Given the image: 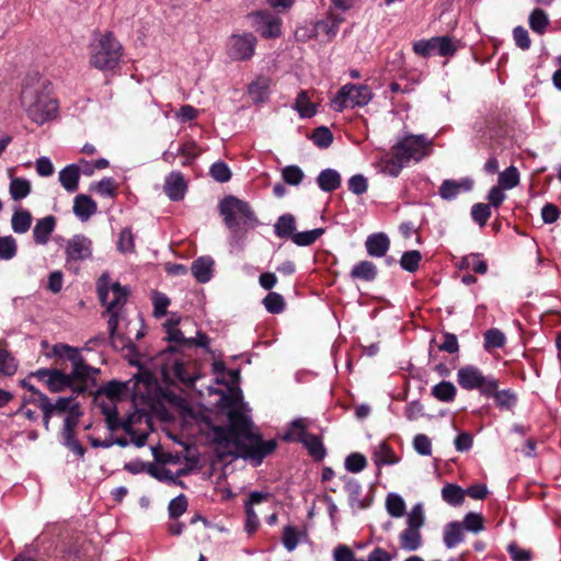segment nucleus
Returning a JSON list of instances; mask_svg holds the SVG:
<instances>
[{
	"mask_svg": "<svg viewBox=\"0 0 561 561\" xmlns=\"http://www.w3.org/2000/svg\"><path fill=\"white\" fill-rule=\"evenodd\" d=\"M220 394L217 407L226 413L227 425H211V442L216 445L215 453L219 461L228 457L231 460L242 458L254 466L262 463L265 457L277 447L275 439L263 440L262 435L254 431V424L245 413L242 392L239 388H229L226 393L215 390Z\"/></svg>",
	"mask_w": 561,
	"mask_h": 561,
	"instance_id": "obj_1",
	"label": "nucleus"
},
{
	"mask_svg": "<svg viewBox=\"0 0 561 561\" xmlns=\"http://www.w3.org/2000/svg\"><path fill=\"white\" fill-rule=\"evenodd\" d=\"M218 209L226 227L234 239H242L249 228H254L259 225V220L251 206L233 195L224 197L219 202Z\"/></svg>",
	"mask_w": 561,
	"mask_h": 561,
	"instance_id": "obj_2",
	"label": "nucleus"
},
{
	"mask_svg": "<svg viewBox=\"0 0 561 561\" xmlns=\"http://www.w3.org/2000/svg\"><path fill=\"white\" fill-rule=\"evenodd\" d=\"M23 104L27 105V116L36 124L53 119L58 111L57 101L41 93L39 88L26 85L21 92Z\"/></svg>",
	"mask_w": 561,
	"mask_h": 561,
	"instance_id": "obj_3",
	"label": "nucleus"
},
{
	"mask_svg": "<svg viewBox=\"0 0 561 561\" xmlns=\"http://www.w3.org/2000/svg\"><path fill=\"white\" fill-rule=\"evenodd\" d=\"M122 57V45L113 36L112 32L105 33L91 46L90 62L100 70L114 69Z\"/></svg>",
	"mask_w": 561,
	"mask_h": 561,
	"instance_id": "obj_4",
	"label": "nucleus"
},
{
	"mask_svg": "<svg viewBox=\"0 0 561 561\" xmlns=\"http://www.w3.org/2000/svg\"><path fill=\"white\" fill-rule=\"evenodd\" d=\"M457 381L462 389H477L485 397H490L499 387V381L495 378L484 376L479 368L471 365L459 368Z\"/></svg>",
	"mask_w": 561,
	"mask_h": 561,
	"instance_id": "obj_5",
	"label": "nucleus"
},
{
	"mask_svg": "<svg viewBox=\"0 0 561 561\" xmlns=\"http://www.w3.org/2000/svg\"><path fill=\"white\" fill-rule=\"evenodd\" d=\"M306 427L307 424L304 419H296L291 422L290 432L286 433L283 438L284 440H296L301 443L313 460H322L327 454L322 440L319 436L306 432Z\"/></svg>",
	"mask_w": 561,
	"mask_h": 561,
	"instance_id": "obj_6",
	"label": "nucleus"
},
{
	"mask_svg": "<svg viewBox=\"0 0 561 561\" xmlns=\"http://www.w3.org/2000/svg\"><path fill=\"white\" fill-rule=\"evenodd\" d=\"M373 99V93L367 85L364 84H345L337 95L332 100V106L335 111L342 112L345 107L364 106Z\"/></svg>",
	"mask_w": 561,
	"mask_h": 561,
	"instance_id": "obj_7",
	"label": "nucleus"
},
{
	"mask_svg": "<svg viewBox=\"0 0 561 561\" xmlns=\"http://www.w3.org/2000/svg\"><path fill=\"white\" fill-rule=\"evenodd\" d=\"M81 415L80 403L73 400L67 410V416L64 420V426L60 432L61 444L79 457H83L85 454V448L76 438L75 434Z\"/></svg>",
	"mask_w": 561,
	"mask_h": 561,
	"instance_id": "obj_8",
	"label": "nucleus"
},
{
	"mask_svg": "<svg viewBox=\"0 0 561 561\" xmlns=\"http://www.w3.org/2000/svg\"><path fill=\"white\" fill-rule=\"evenodd\" d=\"M108 282V274H102L96 284L98 296L100 302L103 306H106V311H117V308H121L126 304L129 290L127 287L122 286L117 282L112 284L111 289L113 291L114 298L110 302H106L110 291Z\"/></svg>",
	"mask_w": 561,
	"mask_h": 561,
	"instance_id": "obj_9",
	"label": "nucleus"
},
{
	"mask_svg": "<svg viewBox=\"0 0 561 561\" xmlns=\"http://www.w3.org/2000/svg\"><path fill=\"white\" fill-rule=\"evenodd\" d=\"M256 37L252 33L233 34L227 44L228 56L236 61L249 60L254 55Z\"/></svg>",
	"mask_w": 561,
	"mask_h": 561,
	"instance_id": "obj_10",
	"label": "nucleus"
},
{
	"mask_svg": "<svg viewBox=\"0 0 561 561\" xmlns=\"http://www.w3.org/2000/svg\"><path fill=\"white\" fill-rule=\"evenodd\" d=\"M32 376L44 381L48 390L53 393L62 392L68 389V387H72V381H77V378L72 377V371L66 374L57 368H41L32 373Z\"/></svg>",
	"mask_w": 561,
	"mask_h": 561,
	"instance_id": "obj_11",
	"label": "nucleus"
},
{
	"mask_svg": "<svg viewBox=\"0 0 561 561\" xmlns=\"http://www.w3.org/2000/svg\"><path fill=\"white\" fill-rule=\"evenodd\" d=\"M428 145L426 138L423 135H410L398 141L392 149L396 150L397 157L408 163L411 159L419 161L424 154V150Z\"/></svg>",
	"mask_w": 561,
	"mask_h": 561,
	"instance_id": "obj_12",
	"label": "nucleus"
},
{
	"mask_svg": "<svg viewBox=\"0 0 561 561\" xmlns=\"http://www.w3.org/2000/svg\"><path fill=\"white\" fill-rule=\"evenodd\" d=\"M75 400V396L59 397L55 403L50 402L46 394H41L39 399H30L28 402L36 404L43 412V425L46 431L49 430V422L54 414L60 415L70 408V403Z\"/></svg>",
	"mask_w": 561,
	"mask_h": 561,
	"instance_id": "obj_13",
	"label": "nucleus"
},
{
	"mask_svg": "<svg viewBox=\"0 0 561 561\" xmlns=\"http://www.w3.org/2000/svg\"><path fill=\"white\" fill-rule=\"evenodd\" d=\"M252 25L265 38H274L280 34V20L266 10L256 11L248 15Z\"/></svg>",
	"mask_w": 561,
	"mask_h": 561,
	"instance_id": "obj_14",
	"label": "nucleus"
},
{
	"mask_svg": "<svg viewBox=\"0 0 561 561\" xmlns=\"http://www.w3.org/2000/svg\"><path fill=\"white\" fill-rule=\"evenodd\" d=\"M67 261H84L92 255V241L83 234H76L66 245Z\"/></svg>",
	"mask_w": 561,
	"mask_h": 561,
	"instance_id": "obj_15",
	"label": "nucleus"
},
{
	"mask_svg": "<svg viewBox=\"0 0 561 561\" xmlns=\"http://www.w3.org/2000/svg\"><path fill=\"white\" fill-rule=\"evenodd\" d=\"M186 192V183L182 173L171 172L165 179L164 193L171 201H182Z\"/></svg>",
	"mask_w": 561,
	"mask_h": 561,
	"instance_id": "obj_16",
	"label": "nucleus"
},
{
	"mask_svg": "<svg viewBox=\"0 0 561 561\" xmlns=\"http://www.w3.org/2000/svg\"><path fill=\"white\" fill-rule=\"evenodd\" d=\"M365 247L367 253L374 257L385 256L390 247V240L383 232L373 233L367 237Z\"/></svg>",
	"mask_w": 561,
	"mask_h": 561,
	"instance_id": "obj_17",
	"label": "nucleus"
},
{
	"mask_svg": "<svg viewBox=\"0 0 561 561\" xmlns=\"http://www.w3.org/2000/svg\"><path fill=\"white\" fill-rule=\"evenodd\" d=\"M56 226V218L53 215L41 218L33 229L34 241L37 244H46Z\"/></svg>",
	"mask_w": 561,
	"mask_h": 561,
	"instance_id": "obj_18",
	"label": "nucleus"
},
{
	"mask_svg": "<svg viewBox=\"0 0 561 561\" xmlns=\"http://www.w3.org/2000/svg\"><path fill=\"white\" fill-rule=\"evenodd\" d=\"M214 260L209 256H201L193 261L191 271L196 280L205 284L213 277Z\"/></svg>",
	"mask_w": 561,
	"mask_h": 561,
	"instance_id": "obj_19",
	"label": "nucleus"
},
{
	"mask_svg": "<svg viewBox=\"0 0 561 561\" xmlns=\"http://www.w3.org/2000/svg\"><path fill=\"white\" fill-rule=\"evenodd\" d=\"M80 165L69 164L59 172V182L69 193H75L79 187Z\"/></svg>",
	"mask_w": 561,
	"mask_h": 561,
	"instance_id": "obj_20",
	"label": "nucleus"
},
{
	"mask_svg": "<svg viewBox=\"0 0 561 561\" xmlns=\"http://www.w3.org/2000/svg\"><path fill=\"white\" fill-rule=\"evenodd\" d=\"M98 210L96 203L89 196L80 194L73 202V213L82 221L88 220Z\"/></svg>",
	"mask_w": 561,
	"mask_h": 561,
	"instance_id": "obj_21",
	"label": "nucleus"
},
{
	"mask_svg": "<svg viewBox=\"0 0 561 561\" xmlns=\"http://www.w3.org/2000/svg\"><path fill=\"white\" fill-rule=\"evenodd\" d=\"M100 373V368L87 364L82 356L80 359H77V364L72 368V377H76L77 381L90 382L93 387L96 385L95 376Z\"/></svg>",
	"mask_w": 561,
	"mask_h": 561,
	"instance_id": "obj_22",
	"label": "nucleus"
},
{
	"mask_svg": "<svg viewBox=\"0 0 561 561\" xmlns=\"http://www.w3.org/2000/svg\"><path fill=\"white\" fill-rule=\"evenodd\" d=\"M165 332L168 334L165 340L174 345H169L162 353H175L188 348V344L193 343V337H185L183 332L176 328H171Z\"/></svg>",
	"mask_w": 561,
	"mask_h": 561,
	"instance_id": "obj_23",
	"label": "nucleus"
},
{
	"mask_svg": "<svg viewBox=\"0 0 561 561\" xmlns=\"http://www.w3.org/2000/svg\"><path fill=\"white\" fill-rule=\"evenodd\" d=\"M317 183L323 192H333L341 186V175L336 170L325 169L319 173Z\"/></svg>",
	"mask_w": 561,
	"mask_h": 561,
	"instance_id": "obj_24",
	"label": "nucleus"
},
{
	"mask_svg": "<svg viewBox=\"0 0 561 561\" xmlns=\"http://www.w3.org/2000/svg\"><path fill=\"white\" fill-rule=\"evenodd\" d=\"M377 267L370 261H360L353 266L350 276L353 279H360L364 282H373L377 277Z\"/></svg>",
	"mask_w": 561,
	"mask_h": 561,
	"instance_id": "obj_25",
	"label": "nucleus"
},
{
	"mask_svg": "<svg viewBox=\"0 0 561 561\" xmlns=\"http://www.w3.org/2000/svg\"><path fill=\"white\" fill-rule=\"evenodd\" d=\"M471 185L470 180H465L461 183L454 180H445L439 187V195L443 199L450 201L460 193L461 188L469 191Z\"/></svg>",
	"mask_w": 561,
	"mask_h": 561,
	"instance_id": "obj_26",
	"label": "nucleus"
},
{
	"mask_svg": "<svg viewBox=\"0 0 561 561\" xmlns=\"http://www.w3.org/2000/svg\"><path fill=\"white\" fill-rule=\"evenodd\" d=\"M463 540V527L459 522H451L445 526L444 543L447 548H454Z\"/></svg>",
	"mask_w": 561,
	"mask_h": 561,
	"instance_id": "obj_27",
	"label": "nucleus"
},
{
	"mask_svg": "<svg viewBox=\"0 0 561 561\" xmlns=\"http://www.w3.org/2000/svg\"><path fill=\"white\" fill-rule=\"evenodd\" d=\"M296 229V220L291 214L282 215L274 225V232L282 239H291Z\"/></svg>",
	"mask_w": 561,
	"mask_h": 561,
	"instance_id": "obj_28",
	"label": "nucleus"
},
{
	"mask_svg": "<svg viewBox=\"0 0 561 561\" xmlns=\"http://www.w3.org/2000/svg\"><path fill=\"white\" fill-rule=\"evenodd\" d=\"M422 545L420 529L405 528L400 535V546L408 551H415Z\"/></svg>",
	"mask_w": 561,
	"mask_h": 561,
	"instance_id": "obj_29",
	"label": "nucleus"
},
{
	"mask_svg": "<svg viewBox=\"0 0 561 561\" xmlns=\"http://www.w3.org/2000/svg\"><path fill=\"white\" fill-rule=\"evenodd\" d=\"M457 393V389L450 381H440L432 388L431 394L442 402H451Z\"/></svg>",
	"mask_w": 561,
	"mask_h": 561,
	"instance_id": "obj_30",
	"label": "nucleus"
},
{
	"mask_svg": "<svg viewBox=\"0 0 561 561\" xmlns=\"http://www.w3.org/2000/svg\"><path fill=\"white\" fill-rule=\"evenodd\" d=\"M442 497L449 505L458 506L465 501V490L457 484L447 483L442 489Z\"/></svg>",
	"mask_w": 561,
	"mask_h": 561,
	"instance_id": "obj_31",
	"label": "nucleus"
},
{
	"mask_svg": "<svg viewBox=\"0 0 561 561\" xmlns=\"http://www.w3.org/2000/svg\"><path fill=\"white\" fill-rule=\"evenodd\" d=\"M374 462L377 467L394 465L399 461L391 447L382 442L374 453Z\"/></svg>",
	"mask_w": 561,
	"mask_h": 561,
	"instance_id": "obj_32",
	"label": "nucleus"
},
{
	"mask_svg": "<svg viewBox=\"0 0 561 561\" xmlns=\"http://www.w3.org/2000/svg\"><path fill=\"white\" fill-rule=\"evenodd\" d=\"M32 225V215L26 209H18L11 218V226L15 233H25Z\"/></svg>",
	"mask_w": 561,
	"mask_h": 561,
	"instance_id": "obj_33",
	"label": "nucleus"
},
{
	"mask_svg": "<svg viewBox=\"0 0 561 561\" xmlns=\"http://www.w3.org/2000/svg\"><path fill=\"white\" fill-rule=\"evenodd\" d=\"M126 388L127 385L125 382L111 380L93 393L94 400H96L100 396H106L111 400L118 399Z\"/></svg>",
	"mask_w": 561,
	"mask_h": 561,
	"instance_id": "obj_34",
	"label": "nucleus"
},
{
	"mask_svg": "<svg viewBox=\"0 0 561 561\" xmlns=\"http://www.w3.org/2000/svg\"><path fill=\"white\" fill-rule=\"evenodd\" d=\"M9 192L14 201H21L31 193V182L23 178L11 179Z\"/></svg>",
	"mask_w": 561,
	"mask_h": 561,
	"instance_id": "obj_35",
	"label": "nucleus"
},
{
	"mask_svg": "<svg viewBox=\"0 0 561 561\" xmlns=\"http://www.w3.org/2000/svg\"><path fill=\"white\" fill-rule=\"evenodd\" d=\"M295 108L299 115L305 118H309L316 115L317 108L313 103L310 102L307 91H300L296 98Z\"/></svg>",
	"mask_w": 561,
	"mask_h": 561,
	"instance_id": "obj_36",
	"label": "nucleus"
},
{
	"mask_svg": "<svg viewBox=\"0 0 561 561\" xmlns=\"http://www.w3.org/2000/svg\"><path fill=\"white\" fill-rule=\"evenodd\" d=\"M51 353L55 356L66 357L71 363L72 368L77 364V359H80L82 356L79 348L64 343L55 344L53 346Z\"/></svg>",
	"mask_w": 561,
	"mask_h": 561,
	"instance_id": "obj_37",
	"label": "nucleus"
},
{
	"mask_svg": "<svg viewBox=\"0 0 561 561\" xmlns=\"http://www.w3.org/2000/svg\"><path fill=\"white\" fill-rule=\"evenodd\" d=\"M324 233L323 228H317L304 232H297L291 236V241L299 247H308L316 242V240Z\"/></svg>",
	"mask_w": 561,
	"mask_h": 561,
	"instance_id": "obj_38",
	"label": "nucleus"
},
{
	"mask_svg": "<svg viewBox=\"0 0 561 561\" xmlns=\"http://www.w3.org/2000/svg\"><path fill=\"white\" fill-rule=\"evenodd\" d=\"M549 24V19L547 13L541 9H535L529 15V26L530 28L538 33L543 34Z\"/></svg>",
	"mask_w": 561,
	"mask_h": 561,
	"instance_id": "obj_39",
	"label": "nucleus"
},
{
	"mask_svg": "<svg viewBox=\"0 0 561 561\" xmlns=\"http://www.w3.org/2000/svg\"><path fill=\"white\" fill-rule=\"evenodd\" d=\"M422 254L417 250L407 251L400 259V266L410 273H414L419 270Z\"/></svg>",
	"mask_w": 561,
	"mask_h": 561,
	"instance_id": "obj_40",
	"label": "nucleus"
},
{
	"mask_svg": "<svg viewBox=\"0 0 561 561\" xmlns=\"http://www.w3.org/2000/svg\"><path fill=\"white\" fill-rule=\"evenodd\" d=\"M519 184V172L514 165L499 174V186L511 190Z\"/></svg>",
	"mask_w": 561,
	"mask_h": 561,
	"instance_id": "obj_41",
	"label": "nucleus"
},
{
	"mask_svg": "<svg viewBox=\"0 0 561 561\" xmlns=\"http://www.w3.org/2000/svg\"><path fill=\"white\" fill-rule=\"evenodd\" d=\"M505 341L504 333L499 329H490L484 333V348L488 352L504 346Z\"/></svg>",
	"mask_w": 561,
	"mask_h": 561,
	"instance_id": "obj_42",
	"label": "nucleus"
},
{
	"mask_svg": "<svg viewBox=\"0 0 561 561\" xmlns=\"http://www.w3.org/2000/svg\"><path fill=\"white\" fill-rule=\"evenodd\" d=\"M405 164L402 157H397L396 150L391 148V156L383 161L382 171L391 176H398Z\"/></svg>",
	"mask_w": 561,
	"mask_h": 561,
	"instance_id": "obj_43",
	"label": "nucleus"
},
{
	"mask_svg": "<svg viewBox=\"0 0 561 561\" xmlns=\"http://www.w3.org/2000/svg\"><path fill=\"white\" fill-rule=\"evenodd\" d=\"M263 305L265 309L273 314H278L285 309V300L283 296L278 293L271 291L263 299Z\"/></svg>",
	"mask_w": 561,
	"mask_h": 561,
	"instance_id": "obj_44",
	"label": "nucleus"
},
{
	"mask_svg": "<svg viewBox=\"0 0 561 561\" xmlns=\"http://www.w3.org/2000/svg\"><path fill=\"white\" fill-rule=\"evenodd\" d=\"M311 139L316 146L324 149L333 142V134L328 127L320 126L313 130Z\"/></svg>",
	"mask_w": 561,
	"mask_h": 561,
	"instance_id": "obj_45",
	"label": "nucleus"
},
{
	"mask_svg": "<svg viewBox=\"0 0 561 561\" xmlns=\"http://www.w3.org/2000/svg\"><path fill=\"white\" fill-rule=\"evenodd\" d=\"M386 507L391 516L401 517L405 511V503L400 495L390 493L386 500Z\"/></svg>",
	"mask_w": 561,
	"mask_h": 561,
	"instance_id": "obj_46",
	"label": "nucleus"
},
{
	"mask_svg": "<svg viewBox=\"0 0 561 561\" xmlns=\"http://www.w3.org/2000/svg\"><path fill=\"white\" fill-rule=\"evenodd\" d=\"M188 506L187 499L184 494H180L173 500L170 501L168 506V512L170 518L176 520L180 516H182Z\"/></svg>",
	"mask_w": 561,
	"mask_h": 561,
	"instance_id": "obj_47",
	"label": "nucleus"
},
{
	"mask_svg": "<svg viewBox=\"0 0 561 561\" xmlns=\"http://www.w3.org/2000/svg\"><path fill=\"white\" fill-rule=\"evenodd\" d=\"M101 412L103 415H105L106 427L111 432L117 431L119 428V423L122 422V420H119L118 417L116 407H110L108 404L102 403Z\"/></svg>",
	"mask_w": 561,
	"mask_h": 561,
	"instance_id": "obj_48",
	"label": "nucleus"
},
{
	"mask_svg": "<svg viewBox=\"0 0 561 561\" xmlns=\"http://www.w3.org/2000/svg\"><path fill=\"white\" fill-rule=\"evenodd\" d=\"M341 480L344 482V488H345L346 492L348 493L351 503L352 504L359 503V507H363V505L359 501V495H360V491H362L360 483L353 478H348L347 476H343L341 478Z\"/></svg>",
	"mask_w": 561,
	"mask_h": 561,
	"instance_id": "obj_49",
	"label": "nucleus"
},
{
	"mask_svg": "<svg viewBox=\"0 0 561 561\" xmlns=\"http://www.w3.org/2000/svg\"><path fill=\"white\" fill-rule=\"evenodd\" d=\"M344 466L348 472L357 473L366 468L367 460L364 455L353 453L346 457Z\"/></svg>",
	"mask_w": 561,
	"mask_h": 561,
	"instance_id": "obj_50",
	"label": "nucleus"
},
{
	"mask_svg": "<svg viewBox=\"0 0 561 561\" xmlns=\"http://www.w3.org/2000/svg\"><path fill=\"white\" fill-rule=\"evenodd\" d=\"M18 370L15 358L5 350H0V373L12 376Z\"/></svg>",
	"mask_w": 561,
	"mask_h": 561,
	"instance_id": "obj_51",
	"label": "nucleus"
},
{
	"mask_svg": "<svg viewBox=\"0 0 561 561\" xmlns=\"http://www.w3.org/2000/svg\"><path fill=\"white\" fill-rule=\"evenodd\" d=\"M16 250V241L12 236L0 237V260H11Z\"/></svg>",
	"mask_w": 561,
	"mask_h": 561,
	"instance_id": "obj_52",
	"label": "nucleus"
},
{
	"mask_svg": "<svg viewBox=\"0 0 561 561\" xmlns=\"http://www.w3.org/2000/svg\"><path fill=\"white\" fill-rule=\"evenodd\" d=\"M209 174L215 181L219 183L228 182L232 175L229 167L222 161L215 162L210 167Z\"/></svg>",
	"mask_w": 561,
	"mask_h": 561,
	"instance_id": "obj_53",
	"label": "nucleus"
},
{
	"mask_svg": "<svg viewBox=\"0 0 561 561\" xmlns=\"http://www.w3.org/2000/svg\"><path fill=\"white\" fill-rule=\"evenodd\" d=\"M304 172L297 165H287L282 171V178L289 185H298L304 180Z\"/></svg>",
	"mask_w": 561,
	"mask_h": 561,
	"instance_id": "obj_54",
	"label": "nucleus"
},
{
	"mask_svg": "<svg viewBox=\"0 0 561 561\" xmlns=\"http://www.w3.org/2000/svg\"><path fill=\"white\" fill-rule=\"evenodd\" d=\"M472 219L479 224L480 227L485 226L486 221L491 217L490 205L483 203H477L471 208Z\"/></svg>",
	"mask_w": 561,
	"mask_h": 561,
	"instance_id": "obj_55",
	"label": "nucleus"
},
{
	"mask_svg": "<svg viewBox=\"0 0 561 561\" xmlns=\"http://www.w3.org/2000/svg\"><path fill=\"white\" fill-rule=\"evenodd\" d=\"M110 313V318L107 320L108 325V334H110V343L114 350H118L119 346L116 344V340L123 339L122 334L117 333L118 328V312L117 311H107Z\"/></svg>",
	"mask_w": 561,
	"mask_h": 561,
	"instance_id": "obj_56",
	"label": "nucleus"
},
{
	"mask_svg": "<svg viewBox=\"0 0 561 561\" xmlns=\"http://www.w3.org/2000/svg\"><path fill=\"white\" fill-rule=\"evenodd\" d=\"M117 249L122 253H130L135 250L134 236L130 228H124L118 238Z\"/></svg>",
	"mask_w": 561,
	"mask_h": 561,
	"instance_id": "obj_57",
	"label": "nucleus"
},
{
	"mask_svg": "<svg viewBox=\"0 0 561 561\" xmlns=\"http://www.w3.org/2000/svg\"><path fill=\"white\" fill-rule=\"evenodd\" d=\"M436 41L435 37H432L431 39H421L413 44V51L422 57H428L433 53H436Z\"/></svg>",
	"mask_w": 561,
	"mask_h": 561,
	"instance_id": "obj_58",
	"label": "nucleus"
},
{
	"mask_svg": "<svg viewBox=\"0 0 561 561\" xmlns=\"http://www.w3.org/2000/svg\"><path fill=\"white\" fill-rule=\"evenodd\" d=\"M462 527L472 533H479L484 528L483 517L478 513H468L463 518Z\"/></svg>",
	"mask_w": 561,
	"mask_h": 561,
	"instance_id": "obj_59",
	"label": "nucleus"
},
{
	"mask_svg": "<svg viewBox=\"0 0 561 561\" xmlns=\"http://www.w3.org/2000/svg\"><path fill=\"white\" fill-rule=\"evenodd\" d=\"M283 545L288 551H293L298 546V531L294 526H286L283 530Z\"/></svg>",
	"mask_w": 561,
	"mask_h": 561,
	"instance_id": "obj_60",
	"label": "nucleus"
},
{
	"mask_svg": "<svg viewBox=\"0 0 561 561\" xmlns=\"http://www.w3.org/2000/svg\"><path fill=\"white\" fill-rule=\"evenodd\" d=\"M490 397H493L495 399L496 404L501 408L510 409L516 402L515 393L511 392L510 390L497 391L496 389L494 390L493 393H491Z\"/></svg>",
	"mask_w": 561,
	"mask_h": 561,
	"instance_id": "obj_61",
	"label": "nucleus"
},
{
	"mask_svg": "<svg viewBox=\"0 0 561 561\" xmlns=\"http://www.w3.org/2000/svg\"><path fill=\"white\" fill-rule=\"evenodd\" d=\"M436 53L439 56H453L457 47L448 36L435 37Z\"/></svg>",
	"mask_w": 561,
	"mask_h": 561,
	"instance_id": "obj_62",
	"label": "nucleus"
},
{
	"mask_svg": "<svg viewBox=\"0 0 561 561\" xmlns=\"http://www.w3.org/2000/svg\"><path fill=\"white\" fill-rule=\"evenodd\" d=\"M170 305V299L161 293H154L153 296V316L162 318L167 314V308Z\"/></svg>",
	"mask_w": 561,
	"mask_h": 561,
	"instance_id": "obj_63",
	"label": "nucleus"
},
{
	"mask_svg": "<svg viewBox=\"0 0 561 561\" xmlns=\"http://www.w3.org/2000/svg\"><path fill=\"white\" fill-rule=\"evenodd\" d=\"M413 447L422 456H430L432 454L431 439L425 434H417L413 438Z\"/></svg>",
	"mask_w": 561,
	"mask_h": 561,
	"instance_id": "obj_64",
	"label": "nucleus"
}]
</instances>
